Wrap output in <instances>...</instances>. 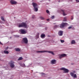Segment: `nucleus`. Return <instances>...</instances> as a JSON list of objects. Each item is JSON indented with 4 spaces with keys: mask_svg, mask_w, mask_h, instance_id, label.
Segmentation results:
<instances>
[{
    "mask_svg": "<svg viewBox=\"0 0 79 79\" xmlns=\"http://www.w3.org/2000/svg\"><path fill=\"white\" fill-rule=\"evenodd\" d=\"M71 19H72V20H73V17H72V18Z\"/></svg>",
    "mask_w": 79,
    "mask_h": 79,
    "instance_id": "nucleus-34",
    "label": "nucleus"
},
{
    "mask_svg": "<svg viewBox=\"0 0 79 79\" xmlns=\"http://www.w3.org/2000/svg\"><path fill=\"white\" fill-rule=\"evenodd\" d=\"M35 18V15H32V18L34 19Z\"/></svg>",
    "mask_w": 79,
    "mask_h": 79,
    "instance_id": "nucleus-28",
    "label": "nucleus"
},
{
    "mask_svg": "<svg viewBox=\"0 0 79 79\" xmlns=\"http://www.w3.org/2000/svg\"><path fill=\"white\" fill-rule=\"evenodd\" d=\"M58 2H59V3H60V1H59Z\"/></svg>",
    "mask_w": 79,
    "mask_h": 79,
    "instance_id": "nucleus-42",
    "label": "nucleus"
},
{
    "mask_svg": "<svg viewBox=\"0 0 79 79\" xmlns=\"http://www.w3.org/2000/svg\"><path fill=\"white\" fill-rule=\"evenodd\" d=\"M21 66H22V67H26V66H25V64H21Z\"/></svg>",
    "mask_w": 79,
    "mask_h": 79,
    "instance_id": "nucleus-25",
    "label": "nucleus"
},
{
    "mask_svg": "<svg viewBox=\"0 0 79 79\" xmlns=\"http://www.w3.org/2000/svg\"><path fill=\"white\" fill-rule=\"evenodd\" d=\"M49 20L50 19H47V21H49Z\"/></svg>",
    "mask_w": 79,
    "mask_h": 79,
    "instance_id": "nucleus-36",
    "label": "nucleus"
},
{
    "mask_svg": "<svg viewBox=\"0 0 79 79\" xmlns=\"http://www.w3.org/2000/svg\"><path fill=\"white\" fill-rule=\"evenodd\" d=\"M42 74H44V73H41Z\"/></svg>",
    "mask_w": 79,
    "mask_h": 79,
    "instance_id": "nucleus-38",
    "label": "nucleus"
},
{
    "mask_svg": "<svg viewBox=\"0 0 79 79\" xmlns=\"http://www.w3.org/2000/svg\"><path fill=\"white\" fill-rule=\"evenodd\" d=\"M63 21H66V17H64Z\"/></svg>",
    "mask_w": 79,
    "mask_h": 79,
    "instance_id": "nucleus-24",
    "label": "nucleus"
},
{
    "mask_svg": "<svg viewBox=\"0 0 79 79\" xmlns=\"http://www.w3.org/2000/svg\"><path fill=\"white\" fill-rule=\"evenodd\" d=\"M22 44H27V43H28V40H27V38L26 37L23 38L22 41Z\"/></svg>",
    "mask_w": 79,
    "mask_h": 79,
    "instance_id": "nucleus-3",
    "label": "nucleus"
},
{
    "mask_svg": "<svg viewBox=\"0 0 79 79\" xmlns=\"http://www.w3.org/2000/svg\"><path fill=\"white\" fill-rule=\"evenodd\" d=\"M11 38H12L11 37H10V39H11Z\"/></svg>",
    "mask_w": 79,
    "mask_h": 79,
    "instance_id": "nucleus-40",
    "label": "nucleus"
},
{
    "mask_svg": "<svg viewBox=\"0 0 79 79\" xmlns=\"http://www.w3.org/2000/svg\"><path fill=\"white\" fill-rule=\"evenodd\" d=\"M34 9L35 10V11L37 12L38 11V7H34Z\"/></svg>",
    "mask_w": 79,
    "mask_h": 79,
    "instance_id": "nucleus-17",
    "label": "nucleus"
},
{
    "mask_svg": "<svg viewBox=\"0 0 79 79\" xmlns=\"http://www.w3.org/2000/svg\"><path fill=\"white\" fill-rule=\"evenodd\" d=\"M45 35L44 34H42L41 35V37L42 39H44L45 38Z\"/></svg>",
    "mask_w": 79,
    "mask_h": 79,
    "instance_id": "nucleus-16",
    "label": "nucleus"
},
{
    "mask_svg": "<svg viewBox=\"0 0 79 79\" xmlns=\"http://www.w3.org/2000/svg\"><path fill=\"white\" fill-rule=\"evenodd\" d=\"M61 11L63 12V14L64 16H66L67 15V14H65V12H64V10H61Z\"/></svg>",
    "mask_w": 79,
    "mask_h": 79,
    "instance_id": "nucleus-15",
    "label": "nucleus"
},
{
    "mask_svg": "<svg viewBox=\"0 0 79 79\" xmlns=\"http://www.w3.org/2000/svg\"><path fill=\"white\" fill-rule=\"evenodd\" d=\"M15 62H10V66L11 68H14L15 67V65L14 64Z\"/></svg>",
    "mask_w": 79,
    "mask_h": 79,
    "instance_id": "nucleus-9",
    "label": "nucleus"
},
{
    "mask_svg": "<svg viewBox=\"0 0 79 79\" xmlns=\"http://www.w3.org/2000/svg\"><path fill=\"white\" fill-rule=\"evenodd\" d=\"M66 25H68V23H63L60 25V27L61 28V29H63V28L64 27V26H66Z\"/></svg>",
    "mask_w": 79,
    "mask_h": 79,
    "instance_id": "nucleus-5",
    "label": "nucleus"
},
{
    "mask_svg": "<svg viewBox=\"0 0 79 79\" xmlns=\"http://www.w3.org/2000/svg\"><path fill=\"white\" fill-rule=\"evenodd\" d=\"M54 18H55V16H52L51 17L52 19H54Z\"/></svg>",
    "mask_w": 79,
    "mask_h": 79,
    "instance_id": "nucleus-30",
    "label": "nucleus"
},
{
    "mask_svg": "<svg viewBox=\"0 0 79 79\" xmlns=\"http://www.w3.org/2000/svg\"><path fill=\"white\" fill-rule=\"evenodd\" d=\"M58 26H59L58 25H55V26H54V27L55 29H56V28H57V27H58Z\"/></svg>",
    "mask_w": 79,
    "mask_h": 79,
    "instance_id": "nucleus-22",
    "label": "nucleus"
},
{
    "mask_svg": "<svg viewBox=\"0 0 79 79\" xmlns=\"http://www.w3.org/2000/svg\"><path fill=\"white\" fill-rule=\"evenodd\" d=\"M70 74L72 77H73L74 78H77V75L76 74H74V73L70 72Z\"/></svg>",
    "mask_w": 79,
    "mask_h": 79,
    "instance_id": "nucleus-8",
    "label": "nucleus"
},
{
    "mask_svg": "<svg viewBox=\"0 0 79 79\" xmlns=\"http://www.w3.org/2000/svg\"><path fill=\"white\" fill-rule=\"evenodd\" d=\"M51 63L52 64H55L56 63V60H53L51 61Z\"/></svg>",
    "mask_w": 79,
    "mask_h": 79,
    "instance_id": "nucleus-14",
    "label": "nucleus"
},
{
    "mask_svg": "<svg viewBox=\"0 0 79 79\" xmlns=\"http://www.w3.org/2000/svg\"><path fill=\"white\" fill-rule=\"evenodd\" d=\"M40 19H45V18L42 17H40Z\"/></svg>",
    "mask_w": 79,
    "mask_h": 79,
    "instance_id": "nucleus-27",
    "label": "nucleus"
},
{
    "mask_svg": "<svg viewBox=\"0 0 79 79\" xmlns=\"http://www.w3.org/2000/svg\"><path fill=\"white\" fill-rule=\"evenodd\" d=\"M51 53L52 55H54L55 54L53 53V52L52 51H38L37 52V53Z\"/></svg>",
    "mask_w": 79,
    "mask_h": 79,
    "instance_id": "nucleus-2",
    "label": "nucleus"
},
{
    "mask_svg": "<svg viewBox=\"0 0 79 79\" xmlns=\"http://www.w3.org/2000/svg\"><path fill=\"white\" fill-rule=\"evenodd\" d=\"M10 2L11 3V4H12L13 5H15L17 3V2L13 0H11V1H10Z\"/></svg>",
    "mask_w": 79,
    "mask_h": 79,
    "instance_id": "nucleus-11",
    "label": "nucleus"
},
{
    "mask_svg": "<svg viewBox=\"0 0 79 79\" xmlns=\"http://www.w3.org/2000/svg\"><path fill=\"white\" fill-rule=\"evenodd\" d=\"M60 69V70L64 71V73H68L69 72V70L64 68L63 67V68H61Z\"/></svg>",
    "mask_w": 79,
    "mask_h": 79,
    "instance_id": "nucleus-4",
    "label": "nucleus"
},
{
    "mask_svg": "<svg viewBox=\"0 0 79 79\" xmlns=\"http://www.w3.org/2000/svg\"><path fill=\"white\" fill-rule=\"evenodd\" d=\"M76 44V41L74 40H72L71 41V44L72 45H74Z\"/></svg>",
    "mask_w": 79,
    "mask_h": 79,
    "instance_id": "nucleus-13",
    "label": "nucleus"
},
{
    "mask_svg": "<svg viewBox=\"0 0 79 79\" xmlns=\"http://www.w3.org/2000/svg\"><path fill=\"white\" fill-rule=\"evenodd\" d=\"M71 28H72V27L71 26H70L68 28V29H71Z\"/></svg>",
    "mask_w": 79,
    "mask_h": 79,
    "instance_id": "nucleus-31",
    "label": "nucleus"
},
{
    "mask_svg": "<svg viewBox=\"0 0 79 79\" xmlns=\"http://www.w3.org/2000/svg\"><path fill=\"white\" fill-rule=\"evenodd\" d=\"M63 32L62 31H59L58 33V35L59 36H62L63 35Z\"/></svg>",
    "mask_w": 79,
    "mask_h": 79,
    "instance_id": "nucleus-10",
    "label": "nucleus"
},
{
    "mask_svg": "<svg viewBox=\"0 0 79 79\" xmlns=\"http://www.w3.org/2000/svg\"><path fill=\"white\" fill-rule=\"evenodd\" d=\"M4 53H5V54H8L9 53V52L6 50L4 51Z\"/></svg>",
    "mask_w": 79,
    "mask_h": 79,
    "instance_id": "nucleus-18",
    "label": "nucleus"
},
{
    "mask_svg": "<svg viewBox=\"0 0 79 79\" xmlns=\"http://www.w3.org/2000/svg\"><path fill=\"white\" fill-rule=\"evenodd\" d=\"M1 19L2 20V21H5V19H4V18H3V17H2L1 18Z\"/></svg>",
    "mask_w": 79,
    "mask_h": 79,
    "instance_id": "nucleus-26",
    "label": "nucleus"
},
{
    "mask_svg": "<svg viewBox=\"0 0 79 79\" xmlns=\"http://www.w3.org/2000/svg\"><path fill=\"white\" fill-rule=\"evenodd\" d=\"M0 44H1V45H3V44L0 41Z\"/></svg>",
    "mask_w": 79,
    "mask_h": 79,
    "instance_id": "nucleus-35",
    "label": "nucleus"
},
{
    "mask_svg": "<svg viewBox=\"0 0 79 79\" xmlns=\"http://www.w3.org/2000/svg\"><path fill=\"white\" fill-rule=\"evenodd\" d=\"M76 2H77V3H78L79 2V0H76Z\"/></svg>",
    "mask_w": 79,
    "mask_h": 79,
    "instance_id": "nucleus-33",
    "label": "nucleus"
},
{
    "mask_svg": "<svg viewBox=\"0 0 79 79\" xmlns=\"http://www.w3.org/2000/svg\"><path fill=\"white\" fill-rule=\"evenodd\" d=\"M39 33H38L36 35V39H39Z\"/></svg>",
    "mask_w": 79,
    "mask_h": 79,
    "instance_id": "nucleus-20",
    "label": "nucleus"
},
{
    "mask_svg": "<svg viewBox=\"0 0 79 79\" xmlns=\"http://www.w3.org/2000/svg\"><path fill=\"white\" fill-rule=\"evenodd\" d=\"M20 50H20V49H19L18 48H17L15 49V51L16 52H20Z\"/></svg>",
    "mask_w": 79,
    "mask_h": 79,
    "instance_id": "nucleus-19",
    "label": "nucleus"
},
{
    "mask_svg": "<svg viewBox=\"0 0 79 79\" xmlns=\"http://www.w3.org/2000/svg\"><path fill=\"white\" fill-rule=\"evenodd\" d=\"M8 47H6V48L5 50H8Z\"/></svg>",
    "mask_w": 79,
    "mask_h": 79,
    "instance_id": "nucleus-32",
    "label": "nucleus"
},
{
    "mask_svg": "<svg viewBox=\"0 0 79 79\" xmlns=\"http://www.w3.org/2000/svg\"><path fill=\"white\" fill-rule=\"evenodd\" d=\"M23 60V57H20L18 59V60Z\"/></svg>",
    "mask_w": 79,
    "mask_h": 79,
    "instance_id": "nucleus-21",
    "label": "nucleus"
},
{
    "mask_svg": "<svg viewBox=\"0 0 79 79\" xmlns=\"http://www.w3.org/2000/svg\"><path fill=\"white\" fill-rule=\"evenodd\" d=\"M60 41L61 42V43H62V44L64 42V40H60Z\"/></svg>",
    "mask_w": 79,
    "mask_h": 79,
    "instance_id": "nucleus-23",
    "label": "nucleus"
},
{
    "mask_svg": "<svg viewBox=\"0 0 79 79\" xmlns=\"http://www.w3.org/2000/svg\"><path fill=\"white\" fill-rule=\"evenodd\" d=\"M19 27H24V28H28L29 26L27 25L26 23H22L19 24L18 26Z\"/></svg>",
    "mask_w": 79,
    "mask_h": 79,
    "instance_id": "nucleus-1",
    "label": "nucleus"
},
{
    "mask_svg": "<svg viewBox=\"0 0 79 79\" xmlns=\"http://www.w3.org/2000/svg\"><path fill=\"white\" fill-rule=\"evenodd\" d=\"M32 5L34 7V8H35L36 7H37V4H36V3H35L34 2H33L32 3Z\"/></svg>",
    "mask_w": 79,
    "mask_h": 79,
    "instance_id": "nucleus-12",
    "label": "nucleus"
},
{
    "mask_svg": "<svg viewBox=\"0 0 79 79\" xmlns=\"http://www.w3.org/2000/svg\"><path fill=\"white\" fill-rule=\"evenodd\" d=\"M20 31L22 34H25L27 33V31L24 30V29H22L20 30Z\"/></svg>",
    "mask_w": 79,
    "mask_h": 79,
    "instance_id": "nucleus-7",
    "label": "nucleus"
},
{
    "mask_svg": "<svg viewBox=\"0 0 79 79\" xmlns=\"http://www.w3.org/2000/svg\"><path fill=\"white\" fill-rule=\"evenodd\" d=\"M19 37V36H15L16 37Z\"/></svg>",
    "mask_w": 79,
    "mask_h": 79,
    "instance_id": "nucleus-37",
    "label": "nucleus"
},
{
    "mask_svg": "<svg viewBox=\"0 0 79 79\" xmlns=\"http://www.w3.org/2000/svg\"><path fill=\"white\" fill-rule=\"evenodd\" d=\"M46 11V12L47 13H49L50 12L49 11H48V10H47Z\"/></svg>",
    "mask_w": 79,
    "mask_h": 79,
    "instance_id": "nucleus-29",
    "label": "nucleus"
},
{
    "mask_svg": "<svg viewBox=\"0 0 79 79\" xmlns=\"http://www.w3.org/2000/svg\"><path fill=\"white\" fill-rule=\"evenodd\" d=\"M58 56H59L60 59H61L62 58H64V57H65V56H66V54H59Z\"/></svg>",
    "mask_w": 79,
    "mask_h": 79,
    "instance_id": "nucleus-6",
    "label": "nucleus"
},
{
    "mask_svg": "<svg viewBox=\"0 0 79 79\" xmlns=\"http://www.w3.org/2000/svg\"><path fill=\"white\" fill-rule=\"evenodd\" d=\"M45 29H47V27H46Z\"/></svg>",
    "mask_w": 79,
    "mask_h": 79,
    "instance_id": "nucleus-39",
    "label": "nucleus"
},
{
    "mask_svg": "<svg viewBox=\"0 0 79 79\" xmlns=\"http://www.w3.org/2000/svg\"><path fill=\"white\" fill-rule=\"evenodd\" d=\"M27 67H29V65L27 66Z\"/></svg>",
    "mask_w": 79,
    "mask_h": 79,
    "instance_id": "nucleus-41",
    "label": "nucleus"
}]
</instances>
